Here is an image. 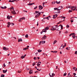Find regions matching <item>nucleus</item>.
<instances>
[{
    "instance_id": "nucleus-1",
    "label": "nucleus",
    "mask_w": 77,
    "mask_h": 77,
    "mask_svg": "<svg viewBox=\"0 0 77 77\" xmlns=\"http://www.w3.org/2000/svg\"><path fill=\"white\" fill-rule=\"evenodd\" d=\"M48 29H49V27H45V28L42 30V31L43 32H46L47 30H48Z\"/></svg>"
},
{
    "instance_id": "nucleus-2",
    "label": "nucleus",
    "mask_w": 77,
    "mask_h": 77,
    "mask_svg": "<svg viewBox=\"0 0 77 77\" xmlns=\"http://www.w3.org/2000/svg\"><path fill=\"white\" fill-rule=\"evenodd\" d=\"M58 9H57V11H60L62 9H63V6H60L58 7Z\"/></svg>"
},
{
    "instance_id": "nucleus-3",
    "label": "nucleus",
    "mask_w": 77,
    "mask_h": 77,
    "mask_svg": "<svg viewBox=\"0 0 77 77\" xmlns=\"http://www.w3.org/2000/svg\"><path fill=\"white\" fill-rule=\"evenodd\" d=\"M3 48L4 50H5L6 51H7V50H9V48L5 47H3Z\"/></svg>"
},
{
    "instance_id": "nucleus-4",
    "label": "nucleus",
    "mask_w": 77,
    "mask_h": 77,
    "mask_svg": "<svg viewBox=\"0 0 77 77\" xmlns=\"http://www.w3.org/2000/svg\"><path fill=\"white\" fill-rule=\"evenodd\" d=\"M40 14H41V12H39L38 14H37V15H35V18H38V17H39Z\"/></svg>"
},
{
    "instance_id": "nucleus-5",
    "label": "nucleus",
    "mask_w": 77,
    "mask_h": 77,
    "mask_svg": "<svg viewBox=\"0 0 77 77\" xmlns=\"http://www.w3.org/2000/svg\"><path fill=\"white\" fill-rule=\"evenodd\" d=\"M47 38V36L45 35H44V36L42 38V40H44L45 39H46Z\"/></svg>"
},
{
    "instance_id": "nucleus-6",
    "label": "nucleus",
    "mask_w": 77,
    "mask_h": 77,
    "mask_svg": "<svg viewBox=\"0 0 77 77\" xmlns=\"http://www.w3.org/2000/svg\"><path fill=\"white\" fill-rule=\"evenodd\" d=\"M57 17V14H56L55 15H54L53 16V18H54V19H55V18H56V17Z\"/></svg>"
},
{
    "instance_id": "nucleus-7",
    "label": "nucleus",
    "mask_w": 77,
    "mask_h": 77,
    "mask_svg": "<svg viewBox=\"0 0 77 77\" xmlns=\"http://www.w3.org/2000/svg\"><path fill=\"white\" fill-rule=\"evenodd\" d=\"M43 9V7L41 5H39V10H41Z\"/></svg>"
},
{
    "instance_id": "nucleus-8",
    "label": "nucleus",
    "mask_w": 77,
    "mask_h": 77,
    "mask_svg": "<svg viewBox=\"0 0 77 77\" xmlns=\"http://www.w3.org/2000/svg\"><path fill=\"white\" fill-rule=\"evenodd\" d=\"M11 13L14 15H15V14H16V12H15V11L14 10L13 11H12Z\"/></svg>"
},
{
    "instance_id": "nucleus-9",
    "label": "nucleus",
    "mask_w": 77,
    "mask_h": 77,
    "mask_svg": "<svg viewBox=\"0 0 77 77\" xmlns=\"http://www.w3.org/2000/svg\"><path fill=\"white\" fill-rule=\"evenodd\" d=\"M11 23L10 22H8V26H7L8 27H9V26L11 25Z\"/></svg>"
},
{
    "instance_id": "nucleus-10",
    "label": "nucleus",
    "mask_w": 77,
    "mask_h": 77,
    "mask_svg": "<svg viewBox=\"0 0 77 77\" xmlns=\"http://www.w3.org/2000/svg\"><path fill=\"white\" fill-rule=\"evenodd\" d=\"M1 8H2V9H6V8H7V7L6 6H5L4 7L1 6Z\"/></svg>"
},
{
    "instance_id": "nucleus-11",
    "label": "nucleus",
    "mask_w": 77,
    "mask_h": 77,
    "mask_svg": "<svg viewBox=\"0 0 77 77\" xmlns=\"http://www.w3.org/2000/svg\"><path fill=\"white\" fill-rule=\"evenodd\" d=\"M20 41H21V42H22V41H23V40H22V39H21V38L20 39H18V42H20Z\"/></svg>"
},
{
    "instance_id": "nucleus-12",
    "label": "nucleus",
    "mask_w": 77,
    "mask_h": 77,
    "mask_svg": "<svg viewBox=\"0 0 77 77\" xmlns=\"http://www.w3.org/2000/svg\"><path fill=\"white\" fill-rule=\"evenodd\" d=\"M54 30H56L57 31H58V30H59V29L57 28V29H56V28L55 27H54V28H53Z\"/></svg>"
},
{
    "instance_id": "nucleus-13",
    "label": "nucleus",
    "mask_w": 77,
    "mask_h": 77,
    "mask_svg": "<svg viewBox=\"0 0 77 77\" xmlns=\"http://www.w3.org/2000/svg\"><path fill=\"white\" fill-rule=\"evenodd\" d=\"M33 73V71L32 70H30L29 72V73L30 74H32Z\"/></svg>"
},
{
    "instance_id": "nucleus-14",
    "label": "nucleus",
    "mask_w": 77,
    "mask_h": 77,
    "mask_svg": "<svg viewBox=\"0 0 77 77\" xmlns=\"http://www.w3.org/2000/svg\"><path fill=\"white\" fill-rule=\"evenodd\" d=\"M7 70L6 69L5 70H3V72L4 73H6V72H7Z\"/></svg>"
},
{
    "instance_id": "nucleus-15",
    "label": "nucleus",
    "mask_w": 77,
    "mask_h": 77,
    "mask_svg": "<svg viewBox=\"0 0 77 77\" xmlns=\"http://www.w3.org/2000/svg\"><path fill=\"white\" fill-rule=\"evenodd\" d=\"M73 69H74V70H75V71H76L77 70V68L75 67H74L73 68Z\"/></svg>"
},
{
    "instance_id": "nucleus-16",
    "label": "nucleus",
    "mask_w": 77,
    "mask_h": 77,
    "mask_svg": "<svg viewBox=\"0 0 77 77\" xmlns=\"http://www.w3.org/2000/svg\"><path fill=\"white\" fill-rule=\"evenodd\" d=\"M34 4H35V3H29V4H28V5H29L30 6H31V5H34Z\"/></svg>"
},
{
    "instance_id": "nucleus-17",
    "label": "nucleus",
    "mask_w": 77,
    "mask_h": 77,
    "mask_svg": "<svg viewBox=\"0 0 77 77\" xmlns=\"http://www.w3.org/2000/svg\"><path fill=\"white\" fill-rule=\"evenodd\" d=\"M75 8V6H72L71 7V10H73V8Z\"/></svg>"
},
{
    "instance_id": "nucleus-18",
    "label": "nucleus",
    "mask_w": 77,
    "mask_h": 77,
    "mask_svg": "<svg viewBox=\"0 0 77 77\" xmlns=\"http://www.w3.org/2000/svg\"><path fill=\"white\" fill-rule=\"evenodd\" d=\"M37 50L38 53H41L42 51V50H41V49H39Z\"/></svg>"
},
{
    "instance_id": "nucleus-19",
    "label": "nucleus",
    "mask_w": 77,
    "mask_h": 77,
    "mask_svg": "<svg viewBox=\"0 0 77 77\" xmlns=\"http://www.w3.org/2000/svg\"><path fill=\"white\" fill-rule=\"evenodd\" d=\"M56 3H57V4H60V1H59V2L56 1Z\"/></svg>"
},
{
    "instance_id": "nucleus-20",
    "label": "nucleus",
    "mask_w": 77,
    "mask_h": 77,
    "mask_svg": "<svg viewBox=\"0 0 77 77\" xmlns=\"http://www.w3.org/2000/svg\"><path fill=\"white\" fill-rule=\"evenodd\" d=\"M71 8V6H67L66 7V8L68 9V8H69V9Z\"/></svg>"
},
{
    "instance_id": "nucleus-21",
    "label": "nucleus",
    "mask_w": 77,
    "mask_h": 77,
    "mask_svg": "<svg viewBox=\"0 0 77 77\" xmlns=\"http://www.w3.org/2000/svg\"><path fill=\"white\" fill-rule=\"evenodd\" d=\"M10 16L9 15H8L7 16V18L8 19V20H10Z\"/></svg>"
},
{
    "instance_id": "nucleus-22",
    "label": "nucleus",
    "mask_w": 77,
    "mask_h": 77,
    "mask_svg": "<svg viewBox=\"0 0 77 77\" xmlns=\"http://www.w3.org/2000/svg\"><path fill=\"white\" fill-rule=\"evenodd\" d=\"M59 26H61V29H63V26L62 25H60L58 27H59Z\"/></svg>"
},
{
    "instance_id": "nucleus-23",
    "label": "nucleus",
    "mask_w": 77,
    "mask_h": 77,
    "mask_svg": "<svg viewBox=\"0 0 77 77\" xmlns=\"http://www.w3.org/2000/svg\"><path fill=\"white\" fill-rule=\"evenodd\" d=\"M42 44H45V41H42Z\"/></svg>"
},
{
    "instance_id": "nucleus-24",
    "label": "nucleus",
    "mask_w": 77,
    "mask_h": 77,
    "mask_svg": "<svg viewBox=\"0 0 77 77\" xmlns=\"http://www.w3.org/2000/svg\"><path fill=\"white\" fill-rule=\"evenodd\" d=\"M25 57V56H22L21 57V59H24V58Z\"/></svg>"
},
{
    "instance_id": "nucleus-25",
    "label": "nucleus",
    "mask_w": 77,
    "mask_h": 77,
    "mask_svg": "<svg viewBox=\"0 0 77 77\" xmlns=\"http://www.w3.org/2000/svg\"><path fill=\"white\" fill-rule=\"evenodd\" d=\"M37 65L38 66H40V65H41V64L38 63H37Z\"/></svg>"
},
{
    "instance_id": "nucleus-26",
    "label": "nucleus",
    "mask_w": 77,
    "mask_h": 77,
    "mask_svg": "<svg viewBox=\"0 0 77 77\" xmlns=\"http://www.w3.org/2000/svg\"><path fill=\"white\" fill-rule=\"evenodd\" d=\"M54 75H55V74H54V73H52V74L51 77H53V76H54Z\"/></svg>"
},
{
    "instance_id": "nucleus-27",
    "label": "nucleus",
    "mask_w": 77,
    "mask_h": 77,
    "mask_svg": "<svg viewBox=\"0 0 77 77\" xmlns=\"http://www.w3.org/2000/svg\"><path fill=\"white\" fill-rule=\"evenodd\" d=\"M57 41L56 40H55V41H54V43L53 44H55V43H56V42H57Z\"/></svg>"
},
{
    "instance_id": "nucleus-28",
    "label": "nucleus",
    "mask_w": 77,
    "mask_h": 77,
    "mask_svg": "<svg viewBox=\"0 0 77 77\" xmlns=\"http://www.w3.org/2000/svg\"><path fill=\"white\" fill-rule=\"evenodd\" d=\"M35 14H38V13H39V12L37 11H36L35 12Z\"/></svg>"
},
{
    "instance_id": "nucleus-29",
    "label": "nucleus",
    "mask_w": 77,
    "mask_h": 77,
    "mask_svg": "<svg viewBox=\"0 0 77 77\" xmlns=\"http://www.w3.org/2000/svg\"><path fill=\"white\" fill-rule=\"evenodd\" d=\"M22 20V19L21 18H20L19 20V22H21V21H22V20Z\"/></svg>"
},
{
    "instance_id": "nucleus-30",
    "label": "nucleus",
    "mask_w": 77,
    "mask_h": 77,
    "mask_svg": "<svg viewBox=\"0 0 77 77\" xmlns=\"http://www.w3.org/2000/svg\"><path fill=\"white\" fill-rule=\"evenodd\" d=\"M61 18H63V19H65V17H61Z\"/></svg>"
},
{
    "instance_id": "nucleus-31",
    "label": "nucleus",
    "mask_w": 77,
    "mask_h": 77,
    "mask_svg": "<svg viewBox=\"0 0 77 77\" xmlns=\"http://www.w3.org/2000/svg\"><path fill=\"white\" fill-rule=\"evenodd\" d=\"M1 77H5V75L2 74V75H1Z\"/></svg>"
},
{
    "instance_id": "nucleus-32",
    "label": "nucleus",
    "mask_w": 77,
    "mask_h": 77,
    "mask_svg": "<svg viewBox=\"0 0 77 77\" xmlns=\"http://www.w3.org/2000/svg\"><path fill=\"white\" fill-rule=\"evenodd\" d=\"M72 12V11L69 10L68 12H69V13H70V12Z\"/></svg>"
},
{
    "instance_id": "nucleus-33",
    "label": "nucleus",
    "mask_w": 77,
    "mask_h": 77,
    "mask_svg": "<svg viewBox=\"0 0 77 77\" xmlns=\"http://www.w3.org/2000/svg\"><path fill=\"white\" fill-rule=\"evenodd\" d=\"M46 3H47V2H43V5H45Z\"/></svg>"
},
{
    "instance_id": "nucleus-34",
    "label": "nucleus",
    "mask_w": 77,
    "mask_h": 77,
    "mask_svg": "<svg viewBox=\"0 0 77 77\" xmlns=\"http://www.w3.org/2000/svg\"><path fill=\"white\" fill-rule=\"evenodd\" d=\"M35 64H36V63H35V62L33 63H32V65H33V66H34V65H35Z\"/></svg>"
},
{
    "instance_id": "nucleus-35",
    "label": "nucleus",
    "mask_w": 77,
    "mask_h": 77,
    "mask_svg": "<svg viewBox=\"0 0 77 77\" xmlns=\"http://www.w3.org/2000/svg\"><path fill=\"white\" fill-rule=\"evenodd\" d=\"M11 9H13V10H14V7H12L11 8H10Z\"/></svg>"
},
{
    "instance_id": "nucleus-36",
    "label": "nucleus",
    "mask_w": 77,
    "mask_h": 77,
    "mask_svg": "<svg viewBox=\"0 0 77 77\" xmlns=\"http://www.w3.org/2000/svg\"><path fill=\"white\" fill-rule=\"evenodd\" d=\"M66 27L67 28H69V26L67 25L66 26Z\"/></svg>"
},
{
    "instance_id": "nucleus-37",
    "label": "nucleus",
    "mask_w": 77,
    "mask_h": 77,
    "mask_svg": "<svg viewBox=\"0 0 77 77\" xmlns=\"http://www.w3.org/2000/svg\"><path fill=\"white\" fill-rule=\"evenodd\" d=\"M53 53H57V51H54Z\"/></svg>"
},
{
    "instance_id": "nucleus-38",
    "label": "nucleus",
    "mask_w": 77,
    "mask_h": 77,
    "mask_svg": "<svg viewBox=\"0 0 77 77\" xmlns=\"http://www.w3.org/2000/svg\"><path fill=\"white\" fill-rule=\"evenodd\" d=\"M28 37V34H26L25 35V38H27Z\"/></svg>"
},
{
    "instance_id": "nucleus-39",
    "label": "nucleus",
    "mask_w": 77,
    "mask_h": 77,
    "mask_svg": "<svg viewBox=\"0 0 77 77\" xmlns=\"http://www.w3.org/2000/svg\"><path fill=\"white\" fill-rule=\"evenodd\" d=\"M49 17H44L43 18V19H47Z\"/></svg>"
},
{
    "instance_id": "nucleus-40",
    "label": "nucleus",
    "mask_w": 77,
    "mask_h": 77,
    "mask_svg": "<svg viewBox=\"0 0 77 77\" xmlns=\"http://www.w3.org/2000/svg\"><path fill=\"white\" fill-rule=\"evenodd\" d=\"M22 20H25V18L24 17H23L22 18H21Z\"/></svg>"
},
{
    "instance_id": "nucleus-41",
    "label": "nucleus",
    "mask_w": 77,
    "mask_h": 77,
    "mask_svg": "<svg viewBox=\"0 0 77 77\" xmlns=\"http://www.w3.org/2000/svg\"><path fill=\"white\" fill-rule=\"evenodd\" d=\"M73 19H71V23H72V22H73Z\"/></svg>"
},
{
    "instance_id": "nucleus-42",
    "label": "nucleus",
    "mask_w": 77,
    "mask_h": 77,
    "mask_svg": "<svg viewBox=\"0 0 77 77\" xmlns=\"http://www.w3.org/2000/svg\"><path fill=\"white\" fill-rule=\"evenodd\" d=\"M34 60H37V58L36 57H34Z\"/></svg>"
},
{
    "instance_id": "nucleus-43",
    "label": "nucleus",
    "mask_w": 77,
    "mask_h": 77,
    "mask_svg": "<svg viewBox=\"0 0 77 77\" xmlns=\"http://www.w3.org/2000/svg\"><path fill=\"white\" fill-rule=\"evenodd\" d=\"M66 73H65L63 74V76H66Z\"/></svg>"
},
{
    "instance_id": "nucleus-44",
    "label": "nucleus",
    "mask_w": 77,
    "mask_h": 77,
    "mask_svg": "<svg viewBox=\"0 0 77 77\" xmlns=\"http://www.w3.org/2000/svg\"><path fill=\"white\" fill-rule=\"evenodd\" d=\"M23 50H27V48H24L23 49Z\"/></svg>"
},
{
    "instance_id": "nucleus-45",
    "label": "nucleus",
    "mask_w": 77,
    "mask_h": 77,
    "mask_svg": "<svg viewBox=\"0 0 77 77\" xmlns=\"http://www.w3.org/2000/svg\"><path fill=\"white\" fill-rule=\"evenodd\" d=\"M21 72V69L20 71H18L17 72H18V73H20V72Z\"/></svg>"
},
{
    "instance_id": "nucleus-46",
    "label": "nucleus",
    "mask_w": 77,
    "mask_h": 77,
    "mask_svg": "<svg viewBox=\"0 0 77 77\" xmlns=\"http://www.w3.org/2000/svg\"><path fill=\"white\" fill-rule=\"evenodd\" d=\"M14 1L17 2L16 0H12V2H14Z\"/></svg>"
},
{
    "instance_id": "nucleus-47",
    "label": "nucleus",
    "mask_w": 77,
    "mask_h": 77,
    "mask_svg": "<svg viewBox=\"0 0 77 77\" xmlns=\"http://www.w3.org/2000/svg\"><path fill=\"white\" fill-rule=\"evenodd\" d=\"M3 65H4V67H6V65H5V63H4Z\"/></svg>"
},
{
    "instance_id": "nucleus-48",
    "label": "nucleus",
    "mask_w": 77,
    "mask_h": 77,
    "mask_svg": "<svg viewBox=\"0 0 77 77\" xmlns=\"http://www.w3.org/2000/svg\"><path fill=\"white\" fill-rule=\"evenodd\" d=\"M38 8V7H37V6H36L34 8V9H36V8Z\"/></svg>"
},
{
    "instance_id": "nucleus-49",
    "label": "nucleus",
    "mask_w": 77,
    "mask_h": 77,
    "mask_svg": "<svg viewBox=\"0 0 77 77\" xmlns=\"http://www.w3.org/2000/svg\"><path fill=\"white\" fill-rule=\"evenodd\" d=\"M68 76H69V77L70 76V73H69L68 74Z\"/></svg>"
},
{
    "instance_id": "nucleus-50",
    "label": "nucleus",
    "mask_w": 77,
    "mask_h": 77,
    "mask_svg": "<svg viewBox=\"0 0 77 77\" xmlns=\"http://www.w3.org/2000/svg\"><path fill=\"white\" fill-rule=\"evenodd\" d=\"M54 10H57V8H54Z\"/></svg>"
},
{
    "instance_id": "nucleus-51",
    "label": "nucleus",
    "mask_w": 77,
    "mask_h": 77,
    "mask_svg": "<svg viewBox=\"0 0 77 77\" xmlns=\"http://www.w3.org/2000/svg\"><path fill=\"white\" fill-rule=\"evenodd\" d=\"M52 3H53V4H55L56 3V2H52Z\"/></svg>"
},
{
    "instance_id": "nucleus-52",
    "label": "nucleus",
    "mask_w": 77,
    "mask_h": 77,
    "mask_svg": "<svg viewBox=\"0 0 77 77\" xmlns=\"http://www.w3.org/2000/svg\"><path fill=\"white\" fill-rule=\"evenodd\" d=\"M11 24H12V26H14V23H11Z\"/></svg>"
},
{
    "instance_id": "nucleus-53",
    "label": "nucleus",
    "mask_w": 77,
    "mask_h": 77,
    "mask_svg": "<svg viewBox=\"0 0 77 77\" xmlns=\"http://www.w3.org/2000/svg\"><path fill=\"white\" fill-rule=\"evenodd\" d=\"M75 9H76V8H74V9H73V10H72L73 11H75Z\"/></svg>"
},
{
    "instance_id": "nucleus-54",
    "label": "nucleus",
    "mask_w": 77,
    "mask_h": 77,
    "mask_svg": "<svg viewBox=\"0 0 77 77\" xmlns=\"http://www.w3.org/2000/svg\"><path fill=\"white\" fill-rule=\"evenodd\" d=\"M73 75H74V76H75L76 75V74L75 73H73Z\"/></svg>"
},
{
    "instance_id": "nucleus-55",
    "label": "nucleus",
    "mask_w": 77,
    "mask_h": 77,
    "mask_svg": "<svg viewBox=\"0 0 77 77\" xmlns=\"http://www.w3.org/2000/svg\"><path fill=\"white\" fill-rule=\"evenodd\" d=\"M64 44H65V45L64 46L65 47H66V44L65 43H64Z\"/></svg>"
},
{
    "instance_id": "nucleus-56",
    "label": "nucleus",
    "mask_w": 77,
    "mask_h": 77,
    "mask_svg": "<svg viewBox=\"0 0 77 77\" xmlns=\"http://www.w3.org/2000/svg\"><path fill=\"white\" fill-rule=\"evenodd\" d=\"M49 75L51 77H52V75H50V73H49Z\"/></svg>"
},
{
    "instance_id": "nucleus-57",
    "label": "nucleus",
    "mask_w": 77,
    "mask_h": 77,
    "mask_svg": "<svg viewBox=\"0 0 77 77\" xmlns=\"http://www.w3.org/2000/svg\"><path fill=\"white\" fill-rule=\"evenodd\" d=\"M71 35H72V33L70 34L69 36H71Z\"/></svg>"
},
{
    "instance_id": "nucleus-58",
    "label": "nucleus",
    "mask_w": 77,
    "mask_h": 77,
    "mask_svg": "<svg viewBox=\"0 0 77 77\" xmlns=\"http://www.w3.org/2000/svg\"><path fill=\"white\" fill-rule=\"evenodd\" d=\"M67 61H65V63H66V62H68V59H67Z\"/></svg>"
},
{
    "instance_id": "nucleus-59",
    "label": "nucleus",
    "mask_w": 77,
    "mask_h": 77,
    "mask_svg": "<svg viewBox=\"0 0 77 77\" xmlns=\"http://www.w3.org/2000/svg\"><path fill=\"white\" fill-rule=\"evenodd\" d=\"M23 11H24V12H27V11H26L25 10H23Z\"/></svg>"
},
{
    "instance_id": "nucleus-60",
    "label": "nucleus",
    "mask_w": 77,
    "mask_h": 77,
    "mask_svg": "<svg viewBox=\"0 0 77 77\" xmlns=\"http://www.w3.org/2000/svg\"><path fill=\"white\" fill-rule=\"evenodd\" d=\"M66 50H69V49H68V48H66Z\"/></svg>"
},
{
    "instance_id": "nucleus-61",
    "label": "nucleus",
    "mask_w": 77,
    "mask_h": 77,
    "mask_svg": "<svg viewBox=\"0 0 77 77\" xmlns=\"http://www.w3.org/2000/svg\"><path fill=\"white\" fill-rule=\"evenodd\" d=\"M51 30H52L53 31H54V29H53V28H52V29H51Z\"/></svg>"
},
{
    "instance_id": "nucleus-62",
    "label": "nucleus",
    "mask_w": 77,
    "mask_h": 77,
    "mask_svg": "<svg viewBox=\"0 0 77 77\" xmlns=\"http://www.w3.org/2000/svg\"><path fill=\"white\" fill-rule=\"evenodd\" d=\"M72 35H75V33H72Z\"/></svg>"
},
{
    "instance_id": "nucleus-63",
    "label": "nucleus",
    "mask_w": 77,
    "mask_h": 77,
    "mask_svg": "<svg viewBox=\"0 0 77 77\" xmlns=\"http://www.w3.org/2000/svg\"><path fill=\"white\" fill-rule=\"evenodd\" d=\"M38 63H40V64H41V62H38Z\"/></svg>"
},
{
    "instance_id": "nucleus-64",
    "label": "nucleus",
    "mask_w": 77,
    "mask_h": 77,
    "mask_svg": "<svg viewBox=\"0 0 77 77\" xmlns=\"http://www.w3.org/2000/svg\"><path fill=\"white\" fill-rule=\"evenodd\" d=\"M9 2H12V1H11V0H9Z\"/></svg>"
}]
</instances>
